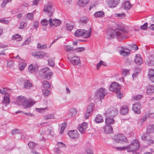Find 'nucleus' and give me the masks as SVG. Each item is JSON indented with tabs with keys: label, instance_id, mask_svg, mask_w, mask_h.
Returning <instances> with one entry per match:
<instances>
[{
	"label": "nucleus",
	"instance_id": "nucleus-1",
	"mask_svg": "<svg viewBox=\"0 0 154 154\" xmlns=\"http://www.w3.org/2000/svg\"><path fill=\"white\" fill-rule=\"evenodd\" d=\"M17 103L19 105L22 104L24 108L27 109L32 106L35 103V102L32 100L28 101L25 97L20 96L17 97Z\"/></svg>",
	"mask_w": 154,
	"mask_h": 154
},
{
	"label": "nucleus",
	"instance_id": "nucleus-2",
	"mask_svg": "<svg viewBox=\"0 0 154 154\" xmlns=\"http://www.w3.org/2000/svg\"><path fill=\"white\" fill-rule=\"evenodd\" d=\"M114 31H115V35L118 38H126V36L128 31L125 29L123 26L118 24Z\"/></svg>",
	"mask_w": 154,
	"mask_h": 154
},
{
	"label": "nucleus",
	"instance_id": "nucleus-3",
	"mask_svg": "<svg viewBox=\"0 0 154 154\" xmlns=\"http://www.w3.org/2000/svg\"><path fill=\"white\" fill-rule=\"evenodd\" d=\"M120 86L118 83L116 82L112 83L109 87L110 90L115 92L117 97L120 99L123 96V94L120 92Z\"/></svg>",
	"mask_w": 154,
	"mask_h": 154
},
{
	"label": "nucleus",
	"instance_id": "nucleus-4",
	"mask_svg": "<svg viewBox=\"0 0 154 154\" xmlns=\"http://www.w3.org/2000/svg\"><path fill=\"white\" fill-rule=\"evenodd\" d=\"M91 33V28H90L88 31L85 29H77L74 32V34L77 37L83 36L85 38H87L90 37Z\"/></svg>",
	"mask_w": 154,
	"mask_h": 154
},
{
	"label": "nucleus",
	"instance_id": "nucleus-5",
	"mask_svg": "<svg viewBox=\"0 0 154 154\" xmlns=\"http://www.w3.org/2000/svg\"><path fill=\"white\" fill-rule=\"evenodd\" d=\"M38 74L41 78L43 79H46L49 80L51 78L53 73L50 72V69L48 68H45L40 69Z\"/></svg>",
	"mask_w": 154,
	"mask_h": 154
},
{
	"label": "nucleus",
	"instance_id": "nucleus-6",
	"mask_svg": "<svg viewBox=\"0 0 154 154\" xmlns=\"http://www.w3.org/2000/svg\"><path fill=\"white\" fill-rule=\"evenodd\" d=\"M107 94L106 90L102 88L97 90L95 93L94 97L96 99H99L100 101L103 99Z\"/></svg>",
	"mask_w": 154,
	"mask_h": 154
},
{
	"label": "nucleus",
	"instance_id": "nucleus-7",
	"mask_svg": "<svg viewBox=\"0 0 154 154\" xmlns=\"http://www.w3.org/2000/svg\"><path fill=\"white\" fill-rule=\"evenodd\" d=\"M53 5L51 2H49L44 6L43 11L47 14L49 17L53 14Z\"/></svg>",
	"mask_w": 154,
	"mask_h": 154
},
{
	"label": "nucleus",
	"instance_id": "nucleus-8",
	"mask_svg": "<svg viewBox=\"0 0 154 154\" xmlns=\"http://www.w3.org/2000/svg\"><path fill=\"white\" fill-rule=\"evenodd\" d=\"M140 143L138 140L136 139L133 140L130 145H128L127 151L129 152L138 150L140 148Z\"/></svg>",
	"mask_w": 154,
	"mask_h": 154
},
{
	"label": "nucleus",
	"instance_id": "nucleus-9",
	"mask_svg": "<svg viewBox=\"0 0 154 154\" xmlns=\"http://www.w3.org/2000/svg\"><path fill=\"white\" fill-rule=\"evenodd\" d=\"M115 141L117 143H128V141L125 136L122 134H118L114 137Z\"/></svg>",
	"mask_w": 154,
	"mask_h": 154
},
{
	"label": "nucleus",
	"instance_id": "nucleus-10",
	"mask_svg": "<svg viewBox=\"0 0 154 154\" xmlns=\"http://www.w3.org/2000/svg\"><path fill=\"white\" fill-rule=\"evenodd\" d=\"M118 113V111L116 109L111 108L104 113V115L106 116H110L113 118L116 116Z\"/></svg>",
	"mask_w": 154,
	"mask_h": 154
},
{
	"label": "nucleus",
	"instance_id": "nucleus-11",
	"mask_svg": "<svg viewBox=\"0 0 154 154\" xmlns=\"http://www.w3.org/2000/svg\"><path fill=\"white\" fill-rule=\"evenodd\" d=\"M141 106L140 103H137L133 105L132 109L135 113L139 114L141 113Z\"/></svg>",
	"mask_w": 154,
	"mask_h": 154
},
{
	"label": "nucleus",
	"instance_id": "nucleus-12",
	"mask_svg": "<svg viewBox=\"0 0 154 154\" xmlns=\"http://www.w3.org/2000/svg\"><path fill=\"white\" fill-rule=\"evenodd\" d=\"M49 23L51 26H53L57 27L59 26L61 23V21L57 19H55L53 20L52 18L49 19Z\"/></svg>",
	"mask_w": 154,
	"mask_h": 154
},
{
	"label": "nucleus",
	"instance_id": "nucleus-13",
	"mask_svg": "<svg viewBox=\"0 0 154 154\" xmlns=\"http://www.w3.org/2000/svg\"><path fill=\"white\" fill-rule=\"evenodd\" d=\"M71 63L73 65H77L81 64V61L79 57L75 56L71 58L70 59Z\"/></svg>",
	"mask_w": 154,
	"mask_h": 154
},
{
	"label": "nucleus",
	"instance_id": "nucleus-14",
	"mask_svg": "<svg viewBox=\"0 0 154 154\" xmlns=\"http://www.w3.org/2000/svg\"><path fill=\"white\" fill-rule=\"evenodd\" d=\"M38 66L36 64H31L28 67V70L31 73L37 72L38 70Z\"/></svg>",
	"mask_w": 154,
	"mask_h": 154
},
{
	"label": "nucleus",
	"instance_id": "nucleus-15",
	"mask_svg": "<svg viewBox=\"0 0 154 154\" xmlns=\"http://www.w3.org/2000/svg\"><path fill=\"white\" fill-rule=\"evenodd\" d=\"M32 55L35 58H41L45 56V54L43 51L32 52Z\"/></svg>",
	"mask_w": 154,
	"mask_h": 154
},
{
	"label": "nucleus",
	"instance_id": "nucleus-16",
	"mask_svg": "<svg viewBox=\"0 0 154 154\" xmlns=\"http://www.w3.org/2000/svg\"><path fill=\"white\" fill-rule=\"evenodd\" d=\"M69 137L72 139H76L79 137V134L76 130L69 131L68 133Z\"/></svg>",
	"mask_w": 154,
	"mask_h": 154
},
{
	"label": "nucleus",
	"instance_id": "nucleus-17",
	"mask_svg": "<svg viewBox=\"0 0 154 154\" xmlns=\"http://www.w3.org/2000/svg\"><path fill=\"white\" fill-rule=\"evenodd\" d=\"M87 127V123L85 122H84L82 124L79 125L78 129L82 134H83L86 131Z\"/></svg>",
	"mask_w": 154,
	"mask_h": 154
},
{
	"label": "nucleus",
	"instance_id": "nucleus-18",
	"mask_svg": "<svg viewBox=\"0 0 154 154\" xmlns=\"http://www.w3.org/2000/svg\"><path fill=\"white\" fill-rule=\"evenodd\" d=\"M120 0H111L109 2L108 5L109 8H113L116 7L119 3Z\"/></svg>",
	"mask_w": 154,
	"mask_h": 154
},
{
	"label": "nucleus",
	"instance_id": "nucleus-19",
	"mask_svg": "<svg viewBox=\"0 0 154 154\" xmlns=\"http://www.w3.org/2000/svg\"><path fill=\"white\" fill-rule=\"evenodd\" d=\"M134 62L136 64L138 65H140L143 63L142 58L138 54L136 55L134 59Z\"/></svg>",
	"mask_w": 154,
	"mask_h": 154
},
{
	"label": "nucleus",
	"instance_id": "nucleus-20",
	"mask_svg": "<svg viewBox=\"0 0 154 154\" xmlns=\"http://www.w3.org/2000/svg\"><path fill=\"white\" fill-rule=\"evenodd\" d=\"M129 110L128 107L127 105H123L121 107L120 113L122 115L127 114Z\"/></svg>",
	"mask_w": 154,
	"mask_h": 154
},
{
	"label": "nucleus",
	"instance_id": "nucleus-21",
	"mask_svg": "<svg viewBox=\"0 0 154 154\" xmlns=\"http://www.w3.org/2000/svg\"><path fill=\"white\" fill-rule=\"evenodd\" d=\"M104 132L106 134H109L113 132L112 127L110 125H106L104 128Z\"/></svg>",
	"mask_w": 154,
	"mask_h": 154
},
{
	"label": "nucleus",
	"instance_id": "nucleus-22",
	"mask_svg": "<svg viewBox=\"0 0 154 154\" xmlns=\"http://www.w3.org/2000/svg\"><path fill=\"white\" fill-rule=\"evenodd\" d=\"M89 0H78L77 4L79 6L84 7L89 2Z\"/></svg>",
	"mask_w": 154,
	"mask_h": 154
},
{
	"label": "nucleus",
	"instance_id": "nucleus-23",
	"mask_svg": "<svg viewBox=\"0 0 154 154\" xmlns=\"http://www.w3.org/2000/svg\"><path fill=\"white\" fill-rule=\"evenodd\" d=\"M2 103L5 106L9 104L10 103L9 95L8 94H5L3 100L2 102Z\"/></svg>",
	"mask_w": 154,
	"mask_h": 154
},
{
	"label": "nucleus",
	"instance_id": "nucleus-24",
	"mask_svg": "<svg viewBox=\"0 0 154 154\" xmlns=\"http://www.w3.org/2000/svg\"><path fill=\"white\" fill-rule=\"evenodd\" d=\"M146 94L151 95L154 92V86L151 85H148L147 88Z\"/></svg>",
	"mask_w": 154,
	"mask_h": 154
},
{
	"label": "nucleus",
	"instance_id": "nucleus-25",
	"mask_svg": "<svg viewBox=\"0 0 154 154\" xmlns=\"http://www.w3.org/2000/svg\"><path fill=\"white\" fill-rule=\"evenodd\" d=\"M42 133L46 134H48L52 136L54 135V132L51 130L48 129L47 128H42Z\"/></svg>",
	"mask_w": 154,
	"mask_h": 154
},
{
	"label": "nucleus",
	"instance_id": "nucleus-26",
	"mask_svg": "<svg viewBox=\"0 0 154 154\" xmlns=\"http://www.w3.org/2000/svg\"><path fill=\"white\" fill-rule=\"evenodd\" d=\"M127 49L124 48H122L120 51V54L123 56H126L130 54V51L128 50L129 51L127 52L125 51V50Z\"/></svg>",
	"mask_w": 154,
	"mask_h": 154
},
{
	"label": "nucleus",
	"instance_id": "nucleus-27",
	"mask_svg": "<svg viewBox=\"0 0 154 154\" xmlns=\"http://www.w3.org/2000/svg\"><path fill=\"white\" fill-rule=\"evenodd\" d=\"M95 121L97 123H100L103 122V117L100 114L97 115L95 118Z\"/></svg>",
	"mask_w": 154,
	"mask_h": 154
},
{
	"label": "nucleus",
	"instance_id": "nucleus-28",
	"mask_svg": "<svg viewBox=\"0 0 154 154\" xmlns=\"http://www.w3.org/2000/svg\"><path fill=\"white\" fill-rule=\"evenodd\" d=\"M105 119V123L106 125H110L113 124L114 122V120L113 118H111L110 116H106Z\"/></svg>",
	"mask_w": 154,
	"mask_h": 154
},
{
	"label": "nucleus",
	"instance_id": "nucleus-29",
	"mask_svg": "<svg viewBox=\"0 0 154 154\" xmlns=\"http://www.w3.org/2000/svg\"><path fill=\"white\" fill-rule=\"evenodd\" d=\"M94 16L96 18L103 17L104 16V13L102 11H99L95 13Z\"/></svg>",
	"mask_w": 154,
	"mask_h": 154
},
{
	"label": "nucleus",
	"instance_id": "nucleus-30",
	"mask_svg": "<svg viewBox=\"0 0 154 154\" xmlns=\"http://www.w3.org/2000/svg\"><path fill=\"white\" fill-rule=\"evenodd\" d=\"M146 63L149 66H154V58L152 57H149L146 60Z\"/></svg>",
	"mask_w": 154,
	"mask_h": 154
},
{
	"label": "nucleus",
	"instance_id": "nucleus-31",
	"mask_svg": "<svg viewBox=\"0 0 154 154\" xmlns=\"http://www.w3.org/2000/svg\"><path fill=\"white\" fill-rule=\"evenodd\" d=\"M154 132V125H149L146 130V133L149 134Z\"/></svg>",
	"mask_w": 154,
	"mask_h": 154
},
{
	"label": "nucleus",
	"instance_id": "nucleus-32",
	"mask_svg": "<svg viewBox=\"0 0 154 154\" xmlns=\"http://www.w3.org/2000/svg\"><path fill=\"white\" fill-rule=\"evenodd\" d=\"M32 86V84L29 81L26 80L24 84V87L26 89H29Z\"/></svg>",
	"mask_w": 154,
	"mask_h": 154
},
{
	"label": "nucleus",
	"instance_id": "nucleus-33",
	"mask_svg": "<svg viewBox=\"0 0 154 154\" xmlns=\"http://www.w3.org/2000/svg\"><path fill=\"white\" fill-rule=\"evenodd\" d=\"M131 5L129 1H126L124 4V8L126 11H128L131 7Z\"/></svg>",
	"mask_w": 154,
	"mask_h": 154
},
{
	"label": "nucleus",
	"instance_id": "nucleus-34",
	"mask_svg": "<svg viewBox=\"0 0 154 154\" xmlns=\"http://www.w3.org/2000/svg\"><path fill=\"white\" fill-rule=\"evenodd\" d=\"M77 113V111L76 109L72 108L71 109L69 112V114L71 116H75Z\"/></svg>",
	"mask_w": 154,
	"mask_h": 154
},
{
	"label": "nucleus",
	"instance_id": "nucleus-35",
	"mask_svg": "<svg viewBox=\"0 0 154 154\" xmlns=\"http://www.w3.org/2000/svg\"><path fill=\"white\" fill-rule=\"evenodd\" d=\"M94 104L93 103H90L88 106L87 111L88 112L91 113L92 111L94 109Z\"/></svg>",
	"mask_w": 154,
	"mask_h": 154
},
{
	"label": "nucleus",
	"instance_id": "nucleus-36",
	"mask_svg": "<svg viewBox=\"0 0 154 154\" xmlns=\"http://www.w3.org/2000/svg\"><path fill=\"white\" fill-rule=\"evenodd\" d=\"M54 118V116L53 114H48L44 116L43 119L45 121H47L49 119H53Z\"/></svg>",
	"mask_w": 154,
	"mask_h": 154
},
{
	"label": "nucleus",
	"instance_id": "nucleus-37",
	"mask_svg": "<svg viewBox=\"0 0 154 154\" xmlns=\"http://www.w3.org/2000/svg\"><path fill=\"white\" fill-rule=\"evenodd\" d=\"M64 50L68 52H70L74 51V49H73V48L70 46L64 45Z\"/></svg>",
	"mask_w": 154,
	"mask_h": 154
},
{
	"label": "nucleus",
	"instance_id": "nucleus-38",
	"mask_svg": "<svg viewBox=\"0 0 154 154\" xmlns=\"http://www.w3.org/2000/svg\"><path fill=\"white\" fill-rule=\"evenodd\" d=\"M88 20V19L86 17H84L81 18L79 21L80 24H86Z\"/></svg>",
	"mask_w": 154,
	"mask_h": 154
},
{
	"label": "nucleus",
	"instance_id": "nucleus-39",
	"mask_svg": "<svg viewBox=\"0 0 154 154\" xmlns=\"http://www.w3.org/2000/svg\"><path fill=\"white\" fill-rule=\"evenodd\" d=\"M28 146L29 148L31 149V151L35 149V143L32 141H30L28 144Z\"/></svg>",
	"mask_w": 154,
	"mask_h": 154
},
{
	"label": "nucleus",
	"instance_id": "nucleus-40",
	"mask_svg": "<svg viewBox=\"0 0 154 154\" xmlns=\"http://www.w3.org/2000/svg\"><path fill=\"white\" fill-rule=\"evenodd\" d=\"M26 17L29 20H32L34 19V15L32 13H28L25 15Z\"/></svg>",
	"mask_w": 154,
	"mask_h": 154
},
{
	"label": "nucleus",
	"instance_id": "nucleus-41",
	"mask_svg": "<svg viewBox=\"0 0 154 154\" xmlns=\"http://www.w3.org/2000/svg\"><path fill=\"white\" fill-rule=\"evenodd\" d=\"M47 48V45L46 44L41 45L40 43H38L37 44V48L40 50H42L46 48Z\"/></svg>",
	"mask_w": 154,
	"mask_h": 154
},
{
	"label": "nucleus",
	"instance_id": "nucleus-42",
	"mask_svg": "<svg viewBox=\"0 0 154 154\" xmlns=\"http://www.w3.org/2000/svg\"><path fill=\"white\" fill-rule=\"evenodd\" d=\"M67 126V123L66 122H64L62 124L61 127L60 133H63L64 129L66 128Z\"/></svg>",
	"mask_w": 154,
	"mask_h": 154
},
{
	"label": "nucleus",
	"instance_id": "nucleus-43",
	"mask_svg": "<svg viewBox=\"0 0 154 154\" xmlns=\"http://www.w3.org/2000/svg\"><path fill=\"white\" fill-rule=\"evenodd\" d=\"M154 77V70L153 69H149V74L148 77L149 78Z\"/></svg>",
	"mask_w": 154,
	"mask_h": 154
},
{
	"label": "nucleus",
	"instance_id": "nucleus-44",
	"mask_svg": "<svg viewBox=\"0 0 154 154\" xmlns=\"http://www.w3.org/2000/svg\"><path fill=\"white\" fill-rule=\"evenodd\" d=\"M42 84L44 88H49L50 87L49 83L47 81H44L42 82Z\"/></svg>",
	"mask_w": 154,
	"mask_h": 154
},
{
	"label": "nucleus",
	"instance_id": "nucleus-45",
	"mask_svg": "<svg viewBox=\"0 0 154 154\" xmlns=\"http://www.w3.org/2000/svg\"><path fill=\"white\" fill-rule=\"evenodd\" d=\"M41 23L42 25L46 26L49 24V21L46 19H43L41 21Z\"/></svg>",
	"mask_w": 154,
	"mask_h": 154
},
{
	"label": "nucleus",
	"instance_id": "nucleus-46",
	"mask_svg": "<svg viewBox=\"0 0 154 154\" xmlns=\"http://www.w3.org/2000/svg\"><path fill=\"white\" fill-rule=\"evenodd\" d=\"M50 93V91L48 90H43V94L45 97L48 96Z\"/></svg>",
	"mask_w": 154,
	"mask_h": 154
},
{
	"label": "nucleus",
	"instance_id": "nucleus-47",
	"mask_svg": "<svg viewBox=\"0 0 154 154\" xmlns=\"http://www.w3.org/2000/svg\"><path fill=\"white\" fill-rule=\"evenodd\" d=\"M147 119V117L146 116L143 117L141 119H140L138 121V123L141 124H142L144 122H145Z\"/></svg>",
	"mask_w": 154,
	"mask_h": 154
},
{
	"label": "nucleus",
	"instance_id": "nucleus-48",
	"mask_svg": "<svg viewBox=\"0 0 154 154\" xmlns=\"http://www.w3.org/2000/svg\"><path fill=\"white\" fill-rule=\"evenodd\" d=\"M20 133V130L18 129L17 128L12 130V131H11V133L13 135H14L15 134H19Z\"/></svg>",
	"mask_w": 154,
	"mask_h": 154
},
{
	"label": "nucleus",
	"instance_id": "nucleus-49",
	"mask_svg": "<svg viewBox=\"0 0 154 154\" xmlns=\"http://www.w3.org/2000/svg\"><path fill=\"white\" fill-rule=\"evenodd\" d=\"M115 16L119 18H122L125 16V14L123 13L116 14H115Z\"/></svg>",
	"mask_w": 154,
	"mask_h": 154
},
{
	"label": "nucleus",
	"instance_id": "nucleus-50",
	"mask_svg": "<svg viewBox=\"0 0 154 154\" xmlns=\"http://www.w3.org/2000/svg\"><path fill=\"white\" fill-rule=\"evenodd\" d=\"M12 0H4L2 4L1 5L2 7H4L7 4L11 1Z\"/></svg>",
	"mask_w": 154,
	"mask_h": 154
},
{
	"label": "nucleus",
	"instance_id": "nucleus-51",
	"mask_svg": "<svg viewBox=\"0 0 154 154\" xmlns=\"http://www.w3.org/2000/svg\"><path fill=\"white\" fill-rule=\"evenodd\" d=\"M148 23H144L143 25L140 26V29L142 30H146L148 28Z\"/></svg>",
	"mask_w": 154,
	"mask_h": 154
},
{
	"label": "nucleus",
	"instance_id": "nucleus-52",
	"mask_svg": "<svg viewBox=\"0 0 154 154\" xmlns=\"http://www.w3.org/2000/svg\"><path fill=\"white\" fill-rule=\"evenodd\" d=\"M67 29L69 31H71L73 28V26L69 23H66V25Z\"/></svg>",
	"mask_w": 154,
	"mask_h": 154
},
{
	"label": "nucleus",
	"instance_id": "nucleus-53",
	"mask_svg": "<svg viewBox=\"0 0 154 154\" xmlns=\"http://www.w3.org/2000/svg\"><path fill=\"white\" fill-rule=\"evenodd\" d=\"M142 97L143 96L142 95H139L134 97L133 99L134 100L139 101L142 98Z\"/></svg>",
	"mask_w": 154,
	"mask_h": 154
},
{
	"label": "nucleus",
	"instance_id": "nucleus-54",
	"mask_svg": "<svg viewBox=\"0 0 154 154\" xmlns=\"http://www.w3.org/2000/svg\"><path fill=\"white\" fill-rule=\"evenodd\" d=\"M85 49V48L84 47H79L74 49V51L76 52H81L84 51Z\"/></svg>",
	"mask_w": 154,
	"mask_h": 154
},
{
	"label": "nucleus",
	"instance_id": "nucleus-55",
	"mask_svg": "<svg viewBox=\"0 0 154 154\" xmlns=\"http://www.w3.org/2000/svg\"><path fill=\"white\" fill-rule=\"evenodd\" d=\"M22 38L21 35L18 34H15L12 35L11 38Z\"/></svg>",
	"mask_w": 154,
	"mask_h": 154
},
{
	"label": "nucleus",
	"instance_id": "nucleus-56",
	"mask_svg": "<svg viewBox=\"0 0 154 154\" xmlns=\"http://www.w3.org/2000/svg\"><path fill=\"white\" fill-rule=\"evenodd\" d=\"M129 73V71L127 69H123L122 71V74L123 76H125L126 75Z\"/></svg>",
	"mask_w": 154,
	"mask_h": 154
},
{
	"label": "nucleus",
	"instance_id": "nucleus-57",
	"mask_svg": "<svg viewBox=\"0 0 154 154\" xmlns=\"http://www.w3.org/2000/svg\"><path fill=\"white\" fill-rule=\"evenodd\" d=\"M58 147L61 148L62 147H65L66 146L65 144L62 142H59L57 143Z\"/></svg>",
	"mask_w": 154,
	"mask_h": 154
},
{
	"label": "nucleus",
	"instance_id": "nucleus-58",
	"mask_svg": "<svg viewBox=\"0 0 154 154\" xmlns=\"http://www.w3.org/2000/svg\"><path fill=\"white\" fill-rule=\"evenodd\" d=\"M26 63H22L20 64L19 66V68L20 70H23L25 66Z\"/></svg>",
	"mask_w": 154,
	"mask_h": 154
},
{
	"label": "nucleus",
	"instance_id": "nucleus-59",
	"mask_svg": "<svg viewBox=\"0 0 154 154\" xmlns=\"http://www.w3.org/2000/svg\"><path fill=\"white\" fill-rule=\"evenodd\" d=\"M85 152L88 154H93L92 151L91 149L87 148L85 150Z\"/></svg>",
	"mask_w": 154,
	"mask_h": 154
},
{
	"label": "nucleus",
	"instance_id": "nucleus-60",
	"mask_svg": "<svg viewBox=\"0 0 154 154\" xmlns=\"http://www.w3.org/2000/svg\"><path fill=\"white\" fill-rule=\"evenodd\" d=\"M48 64L51 66H54V63L52 59H50L48 60Z\"/></svg>",
	"mask_w": 154,
	"mask_h": 154
},
{
	"label": "nucleus",
	"instance_id": "nucleus-61",
	"mask_svg": "<svg viewBox=\"0 0 154 154\" xmlns=\"http://www.w3.org/2000/svg\"><path fill=\"white\" fill-rule=\"evenodd\" d=\"M103 61L101 60H100V62L97 64V70L99 69L100 67V66L103 64Z\"/></svg>",
	"mask_w": 154,
	"mask_h": 154
},
{
	"label": "nucleus",
	"instance_id": "nucleus-62",
	"mask_svg": "<svg viewBox=\"0 0 154 154\" xmlns=\"http://www.w3.org/2000/svg\"><path fill=\"white\" fill-rule=\"evenodd\" d=\"M0 23L7 24L8 23L9 21L8 20L0 19Z\"/></svg>",
	"mask_w": 154,
	"mask_h": 154
},
{
	"label": "nucleus",
	"instance_id": "nucleus-63",
	"mask_svg": "<svg viewBox=\"0 0 154 154\" xmlns=\"http://www.w3.org/2000/svg\"><path fill=\"white\" fill-rule=\"evenodd\" d=\"M91 113L88 112L87 111L85 114V119H88L89 116L91 115Z\"/></svg>",
	"mask_w": 154,
	"mask_h": 154
},
{
	"label": "nucleus",
	"instance_id": "nucleus-64",
	"mask_svg": "<svg viewBox=\"0 0 154 154\" xmlns=\"http://www.w3.org/2000/svg\"><path fill=\"white\" fill-rule=\"evenodd\" d=\"M31 42L30 39H26L25 41L23 43V45H26L29 44Z\"/></svg>",
	"mask_w": 154,
	"mask_h": 154
}]
</instances>
